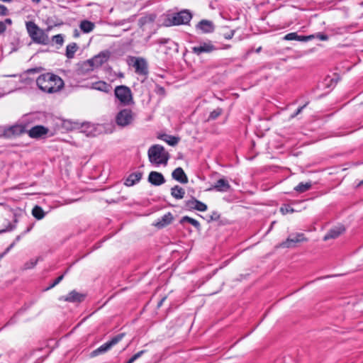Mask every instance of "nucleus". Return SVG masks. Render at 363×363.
<instances>
[{
	"label": "nucleus",
	"mask_w": 363,
	"mask_h": 363,
	"mask_svg": "<svg viewBox=\"0 0 363 363\" xmlns=\"http://www.w3.org/2000/svg\"><path fill=\"white\" fill-rule=\"evenodd\" d=\"M36 83L40 90L50 94L59 91L64 86L63 80L59 76L49 72L40 75Z\"/></svg>",
	"instance_id": "obj_1"
},
{
	"label": "nucleus",
	"mask_w": 363,
	"mask_h": 363,
	"mask_svg": "<svg viewBox=\"0 0 363 363\" xmlns=\"http://www.w3.org/2000/svg\"><path fill=\"white\" fill-rule=\"evenodd\" d=\"M34 122L33 115H25L13 125L4 127L3 135L6 138H11L26 133L27 128Z\"/></svg>",
	"instance_id": "obj_2"
},
{
	"label": "nucleus",
	"mask_w": 363,
	"mask_h": 363,
	"mask_svg": "<svg viewBox=\"0 0 363 363\" xmlns=\"http://www.w3.org/2000/svg\"><path fill=\"white\" fill-rule=\"evenodd\" d=\"M26 28L33 42L44 45L49 43L50 40L47 31L51 29V26H49L46 30H44L33 21H28L26 23Z\"/></svg>",
	"instance_id": "obj_3"
},
{
	"label": "nucleus",
	"mask_w": 363,
	"mask_h": 363,
	"mask_svg": "<svg viewBox=\"0 0 363 363\" xmlns=\"http://www.w3.org/2000/svg\"><path fill=\"white\" fill-rule=\"evenodd\" d=\"M147 154L150 162L156 165H166L169 159V154L160 145H152L149 148Z\"/></svg>",
	"instance_id": "obj_4"
},
{
	"label": "nucleus",
	"mask_w": 363,
	"mask_h": 363,
	"mask_svg": "<svg viewBox=\"0 0 363 363\" xmlns=\"http://www.w3.org/2000/svg\"><path fill=\"white\" fill-rule=\"evenodd\" d=\"M114 95L119 104L122 106H129L134 104L133 94L130 89L125 85L116 86Z\"/></svg>",
	"instance_id": "obj_5"
},
{
	"label": "nucleus",
	"mask_w": 363,
	"mask_h": 363,
	"mask_svg": "<svg viewBox=\"0 0 363 363\" xmlns=\"http://www.w3.org/2000/svg\"><path fill=\"white\" fill-rule=\"evenodd\" d=\"M136 114L131 109L124 108L120 111L116 116V124L121 127H127L133 124Z\"/></svg>",
	"instance_id": "obj_6"
},
{
	"label": "nucleus",
	"mask_w": 363,
	"mask_h": 363,
	"mask_svg": "<svg viewBox=\"0 0 363 363\" xmlns=\"http://www.w3.org/2000/svg\"><path fill=\"white\" fill-rule=\"evenodd\" d=\"M191 18V13L187 9H184L179 12L174 13L168 18V21H169V24L172 26H179L188 24Z\"/></svg>",
	"instance_id": "obj_7"
},
{
	"label": "nucleus",
	"mask_w": 363,
	"mask_h": 363,
	"mask_svg": "<svg viewBox=\"0 0 363 363\" xmlns=\"http://www.w3.org/2000/svg\"><path fill=\"white\" fill-rule=\"evenodd\" d=\"M124 337V333H121L113 337L110 341L103 344L91 353V357H96L109 350L113 345L119 342Z\"/></svg>",
	"instance_id": "obj_8"
},
{
	"label": "nucleus",
	"mask_w": 363,
	"mask_h": 363,
	"mask_svg": "<svg viewBox=\"0 0 363 363\" xmlns=\"http://www.w3.org/2000/svg\"><path fill=\"white\" fill-rule=\"evenodd\" d=\"M216 50V47L210 40L199 42L197 45L191 48V52L198 56L202 53H211Z\"/></svg>",
	"instance_id": "obj_9"
},
{
	"label": "nucleus",
	"mask_w": 363,
	"mask_h": 363,
	"mask_svg": "<svg viewBox=\"0 0 363 363\" xmlns=\"http://www.w3.org/2000/svg\"><path fill=\"white\" fill-rule=\"evenodd\" d=\"M306 238L302 233L293 234L289 236V238L284 242L279 244V247L282 248H291L294 247L296 243L305 241Z\"/></svg>",
	"instance_id": "obj_10"
},
{
	"label": "nucleus",
	"mask_w": 363,
	"mask_h": 363,
	"mask_svg": "<svg viewBox=\"0 0 363 363\" xmlns=\"http://www.w3.org/2000/svg\"><path fill=\"white\" fill-rule=\"evenodd\" d=\"M49 132V129L43 125H38L30 129L27 128L26 133L33 139H40L45 137Z\"/></svg>",
	"instance_id": "obj_11"
},
{
	"label": "nucleus",
	"mask_w": 363,
	"mask_h": 363,
	"mask_svg": "<svg viewBox=\"0 0 363 363\" xmlns=\"http://www.w3.org/2000/svg\"><path fill=\"white\" fill-rule=\"evenodd\" d=\"M132 60L134 62L133 66L138 74L143 76L147 75L148 67L145 59L143 57H133Z\"/></svg>",
	"instance_id": "obj_12"
},
{
	"label": "nucleus",
	"mask_w": 363,
	"mask_h": 363,
	"mask_svg": "<svg viewBox=\"0 0 363 363\" xmlns=\"http://www.w3.org/2000/svg\"><path fill=\"white\" fill-rule=\"evenodd\" d=\"M104 127L99 124H92L90 123H83L82 125V132L87 136H96L101 133Z\"/></svg>",
	"instance_id": "obj_13"
},
{
	"label": "nucleus",
	"mask_w": 363,
	"mask_h": 363,
	"mask_svg": "<svg viewBox=\"0 0 363 363\" xmlns=\"http://www.w3.org/2000/svg\"><path fill=\"white\" fill-rule=\"evenodd\" d=\"M184 206L187 210H196L201 212H204L208 208L206 204L197 200L194 197H191V199L186 201L184 203Z\"/></svg>",
	"instance_id": "obj_14"
},
{
	"label": "nucleus",
	"mask_w": 363,
	"mask_h": 363,
	"mask_svg": "<svg viewBox=\"0 0 363 363\" xmlns=\"http://www.w3.org/2000/svg\"><path fill=\"white\" fill-rule=\"evenodd\" d=\"M345 230L343 225H339L329 230V231L323 237V240L327 241L330 239H335L342 234Z\"/></svg>",
	"instance_id": "obj_15"
},
{
	"label": "nucleus",
	"mask_w": 363,
	"mask_h": 363,
	"mask_svg": "<svg viewBox=\"0 0 363 363\" xmlns=\"http://www.w3.org/2000/svg\"><path fill=\"white\" fill-rule=\"evenodd\" d=\"M148 182L155 186H160L165 182L164 176L157 172H151L148 176Z\"/></svg>",
	"instance_id": "obj_16"
},
{
	"label": "nucleus",
	"mask_w": 363,
	"mask_h": 363,
	"mask_svg": "<svg viewBox=\"0 0 363 363\" xmlns=\"http://www.w3.org/2000/svg\"><path fill=\"white\" fill-rule=\"evenodd\" d=\"M84 296L83 294L74 290L69 293L66 296L61 297L60 300L72 303H80L84 300Z\"/></svg>",
	"instance_id": "obj_17"
},
{
	"label": "nucleus",
	"mask_w": 363,
	"mask_h": 363,
	"mask_svg": "<svg viewBox=\"0 0 363 363\" xmlns=\"http://www.w3.org/2000/svg\"><path fill=\"white\" fill-rule=\"evenodd\" d=\"M230 189V185L229 184L228 182L224 179H220L208 190L215 189L217 191L226 192Z\"/></svg>",
	"instance_id": "obj_18"
},
{
	"label": "nucleus",
	"mask_w": 363,
	"mask_h": 363,
	"mask_svg": "<svg viewBox=\"0 0 363 363\" xmlns=\"http://www.w3.org/2000/svg\"><path fill=\"white\" fill-rule=\"evenodd\" d=\"M95 68L92 61L89 59L80 64L77 69V73L79 75L85 74L93 71Z\"/></svg>",
	"instance_id": "obj_19"
},
{
	"label": "nucleus",
	"mask_w": 363,
	"mask_h": 363,
	"mask_svg": "<svg viewBox=\"0 0 363 363\" xmlns=\"http://www.w3.org/2000/svg\"><path fill=\"white\" fill-rule=\"evenodd\" d=\"M172 177L174 179L182 184H186L188 182V178L182 167L176 168L172 172Z\"/></svg>",
	"instance_id": "obj_20"
},
{
	"label": "nucleus",
	"mask_w": 363,
	"mask_h": 363,
	"mask_svg": "<svg viewBox=\"0 0 363 363\" xmlns=\"http://www.w3.org/2000/svg\"><path fill=\"white\" fill-rule=\"evenodd\" d=\"M196 27L205 33H212L214 30L213 23L208 20H201Z\"/></svg>",
	"instance_id": "obj_21"
},
{
	"label": "nucleus",
	"mask_w": 363,
	"mask_h": 363,
	"mask_svg": "<svg viewBox=\"0 0 363 363\" xmlns=\"http://www.w3.org/2000/svg\"><path fill=\"white\" fill-rule=\"evenodd\" d=\"M108 59V55L105 52H101L100 54L94 56L91 59L94 67L96 68L101 66L104 63H105Z\"/></svg>",
	"instance_id": "obj_22"
},
{
	"label": "nucleus",
	"mask_w": 363,
	"mask_h": 363,
	"mask_svg": "<svg viewBox=\"0 0 363 363\" xmlns=\"http://www.w3.org/2000/svg\"><path fill=\"white\" fill-rule=\"evenodd\" d=\"M142 173L140 172L132 173L125 181V184L131 186L138 182L142 178Z\"/></svg>",
	"instance_id": "obj_23"
},
{
	"label": "nucleus",
	"mask_w": 363,
	"mask_h": 363,
	"mask_svg": "<svg viewBox=\"0 0 363 363\" xmlns=\"http://www.w3.org/2000/svg\"><path fill=\"white\" fill-rule=\"evenodd\" d=\"M92 89L108 93L111 89V85L105 82L99 81L91 84Z\"/></svg>",
	"instance_id": "obj_24"
},
{
	"label": "nucleus",
	"mask_w": 363,
	"mask_h": 363,
	"mask_svg": "<svg viewBox=\"0 0 363 363\" xmlns=\"http://www.w3.org/2000/svg\"><path fill=\"white\" fill-rule=\"evenodd\" d=\"M173 220V216L172 213H167L164 214L160 219H158V221L156 223L155 225L159 228H163L165 225H169Z\"/></svg>",
	"instance_id": "obj_25"
},
{
	"label": "nucleus",
	"mask_w": 363,
	"mask_h": 363,
	"mask_svg": "<svg viewBox=\"0 0 363 363\" xmlns=\"http://www.w3.org/2000/svg\"><path fill=\"white\" fill-rule=\"evenodd\" d=\"M171 195L176 199H182L184 197L185 190L182 187L176 185L171 189Z\"/></svg>",
	"instance_id": "obj_26"
},
{
	"label": "nucleus",
	"mask_w": 363,
	"mask_h": 363,
	"mask_svg": "<svg viewBox=\"0 0 363 363\" xmlns=\"http://www.w3.org/2000/svg\"><path fill=\"white\" fill-rule=\"evenodd\" d=\"M159 138L164 140L171 146H175L179 141V138L167 134L161 135Z\"/></svg>",
	"instance_id": "obj_27"
},
{
	"label": "nucleus",
	"mask_w": 363,
	"mask_h": 363,
	"mask_svg": "<svg viewBox=\"0 0 363 363\" xmlns=\"http://www.w3.org/2000/svg\"><path fill=\"white\" fill-rule=\"evenodd\" d=\"M94 23L87 20H84L81 21L79 24L80 29L85 33H89L91 32L94 30Z\"/></svg>",
	"instance_id": "obj_28"
},
{
	"label": "nucleus",
	"mask_w": 363,
	"mask_h": 363,
	"mask_svg": "<svg viewBox=\"0 0 363 363\" xmlns=\"http://www.w3.org/2000/svg\"><path fill=\"white\" fill-rule=\"evenodd\" d=\"M79 47L76 43H72L67 45L65 55L68 59L74 57L75 52L77 51Z\"/></svg>",
	"instance_id": "obj_29"
},
{
	"label": "nucleus",
	"mask_w": 363,
	"mask_h": 363,
	"mask_svg": "<svg viewBox=\"0 0 363 363\" xmlns=\"http://www.w3.org/2000/svg\"><path fill=\"white\" fill-rule=\"evenodd\" d=\"M32 215L36 219L41 220L45 217V213L40 206H35L32 210Z\"/></svg>",
	"instance_id": "obj_30"
},
{
	"label": "nucleus",
	"mask_w": 363,
	"mask_h": 363,
	"mask_svg": "<svg viewBox=\"0 0 363 363\" xmlns=\"http://www.w3.org/2000/svg\"><path fill=\"white\" fill-rule=\"evenodd\" d=\"M312 184L311 182L299 183L296 186L294 187V190L299 193H303L311 189Z\"/></svg>",
	"instance_id": "obj_31"
},
{
	"label": "nucleus",
	"mask_w": 363,
	"mask_h": 363,
	"mask_svg": "<svg viewBox=\"0 0 363 363\" xmlns=\"http://www.w3.org/2000/svg\"><path fill=\"white\" fill-rule=\"evenodd\" d=\"M184 222H188L189 223L191 224L193 226H194L198 230L200 228V226H201L200 223L198 220H196V219H194L192 218H190L187 216L182 217V218L181 219V223H184Z\"/></svg>",
	"instance_id": "obj_32"
},
{
	"label": "nucleus",
	"mask_w": 363,
	"mask_h": 363,
	"mask_svg": "<svg viewBox=\"0 0 363 363\" xmlns=\"http://www.w3.org/2000/svg\"><path fill=\"white\" fill-rule=\"evenodd\" d=\"M223 113V110L220 108H217L210 113L208 120H215Z\"/></svg>",
	"instance_id": "obj_33"
},
{
	"label": "nucleus",
	"mask_w": 363,
	"mask_h": 363,
	"mask_svg": "<svg viewBox=\"0 0 363 363\" xmlns=\"http://www.w3.org/2000/svg\"><path fill=\"white\" fill-rule=\"evenodd\" d=\"M298 38V35L296 33H290L284 37V40H297Z\"/></svg>",
	"instance_id": "obj_34"
},
{
	"label": "nucleus",
	"mask_w": 363,
	"mask_h": 363,
	"mask_svg": "<svg viewBox=\"0 0 363 363\" xmlns=\"http://www.w3.org/2000/svg\"><path fill=\"white\" fill-rule=\"evenodd\" d=\"M145 352V350H141V351L137 352L130 359H129L126 363H133L136 359L140 358Z\"/></svg>",
	"instance_id": "obj_35"
},
{
	"label": "nucleus",
	"mask_w": 363,
	"mask_h": 363,
	"mask_svg": "<svg viewBox=\"0 0 363 363\" xmlns=\"http://www.w3.org/2000/svg\"><path fill=\"white\" fill-rule=\"evenodd\" d=\"M52 41L56 44L62 45L64 42V38L62 34H58L52 37Z\"/></svg>",
	"instance_id": "obj_36"
},
{
	"label": "nucleus",
	"mask_w": 363,
	"mask_h": 363,
	"mask_svg": "<svg viewBox=\"0 0 363 363\" xmlns=\"http://www.w3.org/2000/svg\"><path fill=\"white\" fill-rule=\"evenodd\" d=\"M280 211L283 214H286V213H293L294 211V210L291 206H289V205H285V206L281 207Z\"/></svg>",
	"instance_id": "obj_37"
},
{
	"label": "nucleus",
	"mask_w": 363,
	"mask_h": 363,
	"mask_svg": "<svg viewBox=\"0 0 363 363\" xmlns=\"http://www.w3.org/2000/svg\"><path fill=\"white\" fill-rule=\"evenodd\" d=\"M315 36L313 35H308V36H305V35H298V38L297 39L298 41H304V42H306V41H308L309 40H311L314 38Z\"/></svg>",
	"instance_id": "obj_38"
},
{
	"label": "nucleus",
	"mask_w": 363,
	"mask_h": 363,
	"mask_svg": "<svg viewBox=\"0 0 363 363\" xmlns=\"http://www.w3.org/2000/svg\"><path fill=\"white\" fill-rule=\"evenodd\" d=\"M64 278V274L58 277L55 281L48 288V289H51V288H53L54 286H55L56 285H57Z\"/></svg>",
	"instance_id": "obj_39"
},
{
	"label": "nucleus",
	"mask_w": 363,
	"mask_h": 363,
	"mask_svg": "<svg viewBox=\"0 0 363 363\" xmlns=\"http://www.w3.org/2000/svg\"><path fill=\"white\" fill-rule=\"evenodd\" d=\"M8 14H9V10L6 8V6H5L3 4H0V15L7 16Z\"/></svg>",
	"instance_id": "obj_40"
},
{
	"label": "nucleus",
	"mask_w": 363,
	"mask_h": 363,
	"mask_svg": "<svg viewBox=\"0 0 363 363\" xmlns=\"http://www.w3.org/2000/svg\"><path fill=\"white\" fill-rule=\"evenodd\" d=\"M15 228H16V225H15L9 223L6 229H3V230H0V233H4V232H7V231H11V230H13Z\"/></svg>",
	"instance_id": "obj_41"
},
{
	"label": "nucleus",
	"mask_w": 363,
	"mask_h": 363,
	"mask_svg": "<svg viewBox=\"0 0 363 363\" xmlns=\"http://www.w3.org/2000/svg\"><path fill=\"white\" fill-rule=\"evenodd\" d=\"M316 38L323 41L327 40L328 39V36L323 33H318L316 35Z\"/></svg>",
	"instance_id": "obj_42"
},
{
	"label": "nucleus",
	"mask_w": 363,
	"mask_h": 363,
	"mask_svg": "<svg viewBox=\"0 0 363 363\" xmlns=\"http://www.w3.org/2000/svg\"><path fill=\"white\" fill-rule=\"evenodd\" d=\"M220 218V215L217 212H213L212 215L211 216V220H218Z\"/></svg>",
	"instance_id": "obj_43"
},
{
	"label": "nucleus",
	"mask_w": 363,
	"mask_h": 363,
	"mask_svg": "<svg viewBox=\"0 0 363 363\" xmlns=\"http://www.w3.org/2000/svg\"><path fill=\"white\" fill-rule=\"evenodd\" d=\"M6 29V26L5 25V23H4L3 21H0V34L4 33Z\"/></svg>",
	"instance_id": "obj_44"
},
{
	"label": "nucleus",
	"mask_w": 363,
	"mask_h": 363,
	"mask_svg": "<svg viewBox=\"0 0 363 363\" xmlns=\"http://www.w3.org/2000/svg\"><path fill=\"white\" fill-rule=\"evenodd\" d=\"M16 245V242H13L5 250L4 252H3L1 255H4V256L7 254Z\"/></svg>",
	"instance_id": "obj_45"
},
{
	"label": "nucleus",
	"mask_w": 363,
	"mask_h": 363,
	"mask_svg": "<svg viewBox=\"0 0 363 363\" xmlns=\"http://www.w3.org/2000/svg\"><path fill=\"white\" fill-rule=\"evenodd\" d=\"M16 245V242H13L5 250L4 252H3L1 255H4V256L7 254Z\"/></svg>",
	"instance_id": "obj_46"
},
{
	"label": "nucleus",
	"mask_w": 363,
	"mask_h": 363,
	"mask_svg": "<svg viewBox=\"0 0 363 363\" xmlns=\"http://www.w3.org/2000/svg\"><path fill=\"white\" fill-rule=\"evenodd\" d=\"M306 106V104L303 105V106H301V107H299V108L296 110V113H294L291 116V118H294V117H295L296 116L298 115V114L302 111V110L303 109V108H305Z\"/></svg>",
	"instance_id": "obj_47"
},
{
	"label": "nucleus",
	"mask_w": 363,
	"mask_h": 363,
	"mask_svg": "<svg viewBox=\"0 0 363 363\" xmlns=\"http://www.w3.org/2000/svg\"><path fill=\"white\" fill-rule=\"evenodd\" d=\"M6 24L11 25L12 23V21L11 18H6L4 21H3Z\"/></svg>",
	"instance_id": "obj_48"
},
{
	"label": "nucleus",
	"mask_w": 363,
	"mask_h": 363,
	"mask_svg": "<svg viewBox=\"0 0 363 363\" xmlns=\"http://www.w3.org/2000/svg\"><path fill=\"white\" fill-rule=\"evenodd\" d=\"M165 299H166V297H165V296H164V297H163V298L160 301V302L158 303L157 306H158V307H160V306L162 305L163 302L165 301Z\"/></svg>",
	"instance_id": "obj_49"
},
{
	"label": "nucleus",
	"mask_w": 363,
	"mask_h": 363,
	"mask_svg": "<svg viewBox=\"0 0 363 363\" xmlns=\"http://www.w3.org/2000/svg\"><path fill=\"white\" fill-rule=\"evenodd\" d=\"M79 36V31L76 29L74 30V37L75 38H77Z\"/></svg>",
	"instance_id": "obj_50"
},
{
	"label": "nucleus",
	"mask_w": 363,
	"mask_h": 363,
	"mask_svg": "<svg viewBox=\"0 0 363 363\" xmlns=\"http://www.w3.org/2000/svg\"><path fill=\"white\" fill-rule=\"evenodd\" d=\"M21 235H19L16 236V238L13 242H16V243L17 242H18L21 240Z\"/></svg>",
	"instance_id": "obj_51"
},
{
	"label": "nucleus",
	"mask_w": 363,
	"mask_h": 363,
	"mask_svg": "<svg viewBox=\"0 0 363 363\" xmlns=\"http://www.w3.org/2000/svg\"><path fill=\"white\" fill-rule=\"evenodd\" d=\"M31 229H32V226H29V227L26 229V230L24 232V234H25V233H28V232H30V230Z\"/></svg>",
	"instance_id": "obj_52"
},
{
	"label": "nucleus",
	"mask_w": 363,
	"mask_h": 363,
	"mask_svg": "<svg viewBox=\"0 0 363 363\" xmlns=\"http://www.w3.org/2000/svg\"><path fill=\"white\" fill-rule=\"evenodd\" d=\"M36 262L37 261H35V262H31V266L30 267H27V268H29V267H34L35 264H36Z\"/></svg>",
	"instance_id": "obj_53"
},
{
	"label": "nucleus",
	"mask_w": 363,
	"mask_h": 363,
	"mask_svg": "<svg viewBox=\"0 0 363 363\" xmlns=\"http://www.w3.org/2000/svg\"><path fill=\"white\" fill-rule=\"evenodd\" d=\"M28 72H30V73H33V72H35V69H29Z\"/></svg>",
	"instance_id": "obj_54"
},
{
	"label": "nucleus",
	"mask_w": 363,
	"mask_h": 363,
	"mask_svg": "<svg viewBox=\"0 0 363 363\" xmlns=\"http://www.w3.org/2000/svg\"><path fill=\"white\" fill-rule=\"evenodd\" d=\"M33 2L39 3L40 0H32Z\"/></svg>",
	"instance_id": "obj_55"
},
{
	"label": "nucleus",
	"mask_w": 363,
	"mask_h": 363,
	"mask_svg": "<svg viewBox=\"0 0 363 363\" xmlns=\"http://www.w3.org/2000/svg\"><path fill=\"white\" fill-rule=\"evenodd\" d=\"M4 255H0V260L3 258Z\"/></svg>",
	"instance_id": "obj_56"
},
{
	"label": "nucleus",
	"mask_w": 363,
	"mask_h": 363,
	"mask_svg": "<svg viewBox=\"0 0 363 363\" xmlns=\"http://www.w3.org/2000/svg\"><path fill=\"white\" fill-rule=\"evenodd\" d=\"M362 184H363V180H362V181H361V182H359V185H362Z\"/></svg>",
	"instance_id": "obj_57"
},
{
	"label": "nucleus",
	"mask_w": 363,
	"mask_h": 363,
	"mask_svg": "<svg viewBox=\"0 0 363 363\" xmlns=\"http://www.w3.org/2000/svg\"><path fill=\"white\" fill-rule=\"evenodd\" d=\"M226 38H231V35H228V37H226Z\"/></svg>",
	"instance_id": "obj_58"
},
{
	"label": "nucleus",
	"mask_w": 363,
	"mask_h": 363,
	"mask_svg": "<svg viewBox=\"0 0 363 363\" xmlns=\"http://www.w3.org/2000/svg\"><path fill=\"white\" fill-rule=\"evenodd\" d=\"M261 50V48H259L257 50V52H259V50Z\"/></svg>",
	"instance_id": "obj_59"
}]
</instances>
